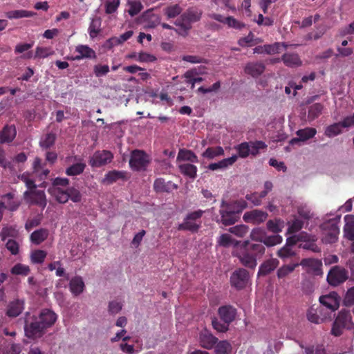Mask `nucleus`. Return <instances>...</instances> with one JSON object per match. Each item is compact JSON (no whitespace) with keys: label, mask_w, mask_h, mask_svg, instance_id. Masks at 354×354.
I'll return each mask as SVG.
<instances>
[{"label":"nucleus","mask_w":354,"mask_h":354,"mask_svg":"<svg viewBox=\"0 0 354 354\" xmlns=\"http://www.w3.org/2000/svg\"><path fill=\"white\" fill-rule=\"evenodd\" d=\"M202 13V10L198 8L187 9L175 21V25L177 26L176 32L183 37L187 36L189 30L192 28V24L198 21L201 18Z\"/></svg>","instance_id":"obj_3"},{"label":"nucleus","mask_w":354,"mask_h":354,"mask_svg":"<svg viewBox=\"0 0 354 354\" xmlns=\"http://www.w3.org/2000/svg\"><path fill=\"white\" fill-rule=\"evenodd\" d=\"M56 139V135L53 133H49L44 136L39 142L41 147L48 149L53 146Z\"/></svg>","instance_id":"obj_48"},{"label":"nucleus","mask_w":354,"mask_h":354,"mask_svg":"<svg viewBox=\"0 0 354 354\" xmlns=\"http://www.w3.org/2000/svg\"><path fill=\"white\" fill-rule=\"evenodd\" d=\"M221 319L226 324L232 322L236 316V309L232 306H221L218 309Z\"/></svg>","instance_id":"obj_26"},{"label":"nucleus","mask_w":354,"mask_h":354,"mask_svg":"<svg viewBox=\"0 0 354 354\" xmlns=\"http://www.w3.org/2000/svg\"><path fill=\"white\" fill-rule=\"evenodd\" d=\"M123 178H124V172L113 170L108 172L105 175L102 182L109 185L115 182L117 180Z\"/></svg>","instance_id":"obj_45"},{"label":"nucleus","mask_w":354,"mask_h":354,"mask_svg":"<svg viewBox=\"0 0 354 354\" xmlns=\"http://www.w3.org/2000/svg\"><path fill=\"white\" fill-rule=\"evenodd\" d=\"M234 148L238 152L237 158L239 157L245 158L250 155L257 156L260 150L266 149L267 145L262 141L243 142L234 146Z\"/></svg>","instance_id":"obj_6"},{"label":"nucleus","mask_w":354,"mask_h":354,"mask_svg":"<svg viewBox=\"0 0 354 354\" xmlns=\"http://www.w3.org/2000/svg\"><path fill=\"white\" fill-rule=\"evenodd\" d=\"M34 172L33 174L39 176V180H44L49 174L48 169H42L41 160L39 158H36L33 162Z\"/></svg>","instance_id":"obj_41"},{"label":"nucleus","mask_w":354,"mask_h":354,"mask_svg":"<svg viewBox=\"0 0 354 354\" xmlns=\"http://www.w3.org/2000/svg\"><path fill=\"white\" fill-rule=\"evenodd\" d=\"M176 160L178 161H188L192 163L198 162L197 156L192 151L185 149L179 150Z\"/></svg>","instance_id":"obj_33"},{"label":"nucleus","mask_w":354,"mask_h":354,"mask_svg":"<svg viewBox=\"0 0 354 354\" xmlns=\"http://www.w3.org/2000/svg\"><path fill=\"white\" fill-rule=\"evenodd\" d=\"M231 348V345L228 342L221 341L216 346L215 351L216 354H228Z\"/></svg>","instance_id":"obj_56"},{"label":"nucleus","mask_w":354,"mask_h":354,"mask_svg":"<svg viewBox=\"0 0 354 354\" xmlns=\"http://www.w3.org/2000/svg\"><path fill=\"white\" fill-rule=\"evenodd\" d=\"M1 354H19L21 346L19 344H8L1 348Z\"/></svg>","instance_id":"obj_57"},{"label":"nucleus","mask_w":354,"mask_h":354,"mask_svg":"<svg viewBox=\"0 0 354 354\" xmlns=\"http://www.w3.org/2000/svg\"><path fill=\"white\" fill-rule=\"evenodd\" d=\"M323 106L320 104H314L310 106L308 113V118L310 121L314 120L322 113Z\"/></svg>","instance_id":"obj_52"},{"label":"nucleus","mask_w":354,"mask_h":354,"mask_svg":"<svg viewBox=\"0 0 354 354\" xmlns=\"http://www.w3.org/2000/svg\"><path fill=\"white\" fill-rule=\"evenodd\" d=\"M266 232L261 228H255L250 233V237L252 240L263 243L266 238Z\"/></svg>","instance_id":"obj_59"},{"label":"nucleus","mask_w":354,"mask_h":354,"mask_svg":"<svg viewBox=\"0 0 354 354\" xmlns=\"http://www.w3.org/2000/svg\"><path fill=\"white\" fill-rule=\"evenodd\" d=\"M302 226L303 222L298 218H295L293 221L288 222L287 234H294L299 231L302 228Z\"/></svg>","instance_id":"obj_58"},{"label":"nucleus","mask_w":354,"mask_h":354,"mask_svg":"<svg viewBox=\"0 0 354 354\" xmlns=\"http://www.w3.org/2000/svg\"><path fill=\"white\" fill-rule=\"evenodd\" d=\"M31 261L35 263H41L46 257V252L44 250H37L31 253Z\"/></svg>","instance_id":"obj_63"},{"label":"nucleus","mask_w":354,"mask_h":354,"mask_svg":"<svg viewBox=\"0 0 354 354\" xmlns=\"http://www.w3.org/2000/svg\"><path fill=\"white\" fill-rule=\"evenodd\" d=\"M344 235L349 240H354V216L352 215H346L344 216Z\"/></svg>","instance_id":"obj_31"},{"label":"nucleus","mask_w":354,"mask_h":354,"mask_svg":"<svg viewBox=\"0 0 354 354\" xmlns=\"http://www.w3.org/2000/svg\"><path fill=\"white\" fill-rule=\"evenodd\" d=\"M86 167V165L83 162L75 163L68 168L66 171V174L68 176H76L83 172Z\"/></svg>","instance_id":"obj_50"},{"label":"nucleus","mask_w":354,"mask_h":354,"mask_svg":"<svg viewBox=\"0 0 354 354\" xmlns=\"http://www.w3.org/2000/svg\"><path fill=\"white\" fill-rule=\"evenodd\" d=\"M297 243V238L292 236L286 239V245L277 252V255L281 259H286L295 255L292 247Z\"/></svg>","instance_id":"obj_19"},{"label":"nucleus","mask_w":354,"mask_h":354,"mask_svg":"<svg viewBox=\"0 0 354 354\" xmlns=\"http://www.w3.org/2000/svg\"><path fill=\"white\" fill-rule=\"evenodd\" d=\"M54 54V51L51 48L47 47H37L35 54V57L46 58Z\"/></svg>","instance_id":"obj_62"},{"label":"nucleus","mask_w":354,"mask_h":354,"mask_svg":"<svg viewBox=\"0 0 354 354\" xmlns=\"http://www.w3.org/2000/svg\"><path fill=\"white\" fill-rule=\"evenodd\" d=\"M20 178L28 189L24 193V200L28 203L44 208L47 204L46 195L44 191L36 189L35 180L29 174H23Z\"/></svg>","instance_id":"obj_2"},{"label":"nucleus","mask_w":354,"mask_h":354,"mask_svg":"<svg viewBox=\"0 0 354 354\" xmlns=\"http://www.w3.org/2000/svg\"><path fill=\"white\" fill-rule=\"evenodd\" d=\"M51 196L60 203H65L69 199L74 203H78L82 199L81 193L75 187H70L66 191H59L53 189L51 190Z\"/></svg>","instance_id":"obj_9"},{"label":"nucleus","mask_w":354,"mask_h":354,"mask_svg":"<svg viewBox=\"0 0 354 354\" xmlns=\"http://www.w3.org/2000/svg\"><path fill=\"white\" fill-rule=\"evenodd\" d=\"M339 297L335 292L323 295L319 297L320 303L330 310V313L337 310L339 306Z\"/></svg>","instance_id":"obj_18"},{"label":"nucleus","mask_w":354,"mask_h":354,"mask_svg":"<svg viewBox=\"0 0 354 354\" xmlns=\"http://www.w3.org/2000/svg\"><path fill=\"white\" fill-rule=\"evenodd\" d=\"M246 207L245 201L234 202L232 204L222 202L220 210L221 222L225 225L234 224L238 219V215Z\"/></svg>","instance_id":"obj_4"},{"label":"nucleus","mask_w":354,"mask_h":354,"mask_svg":"<svg viewBox=\"0 0 354 354\" xmlns=\"http://www.w3.org/2000/svg\"><path fill=\"white\" fill-rule=\"evenodd\" d=\"M308 319L314 324H322L327 320L330 319V313L324 312V308H320L317 310L310 309L307 314Z\"/></svg>","instance_id":"obj_20"},{"label":"nucleus","mask_w":354,"mask_h":354,"mask_svg":"<svg viewBox=\"0 0 354 354\" xmlns=\"http://www.w3.org/2000/svg\"><path fill=\"white\" fill-rule=\"evenodd\" d=\"M128 5L129 6L128 12L132 17L138 14L143 8L142 3L139 1H129Z\"/></svg>","instance_id":"obj_55"},{"label":"nucleus","mask_w":354,"mask_h":354,"mask_svg":"<svg viewBox=\"0 0 354 354\" xmlns=\"http://www.w3.org/2000/svg\"><path fill=\"white\" fill-rule=\"evenodd\" d=\"M11 272L13 274L26 276L30 272V268L26 265L17 263L12 267L11 269Z\"/></svg>","instance_id":"obj_54"},{"label":"nucleus","mask_w":354,"mask_h":354,"mask_svg":"<svg viewBox=\"0 0 354 354\" xmlns=\"http://www.w3.org/2000/svg\"><path fill=\"white\" fill-rule=\"evenodd\" d=\"M225 151L221 146H216L214 147H208L202 153V156L207 159H214L218 156H224Z\"/></svg>","instance_id":"obj_37"},{"label":"nucleus","mask_w":354,"mask_h":354,"mask_svg":"<svg viewBox=\"0 0 354 354\" xmlns=\"http://www.w3.org/2000/svg\"><path fill=\"white\" fill-rule=\"evenodd\" d=\"M203 212L198 210L193 212L186 216L183 223L178 226V230H187L192 232H196L201 226V218Z\"/></svg>","instance_id":"obj_10"},{"label":"nucleus","mask_w":354,"mask_h":354,"mask_svg":"<svg viewBox=\"0 0 354 354\" xmlns=\"http://www.w3.org/2000/svg\"><path fill=\"white\" fill-rule=\"evenodd\" d=\"M77 55L71 57L72 60H81L83 59H94L96 57L95 52L87 45H78L75 47Z\"/></svg>","instance_id":"obj_22"},{"label":"nucleus","mask_w":354,"mask_h":354,"mask_svg":"<svg viewBox=\"0 0 354 354\" xmlns=\"http://www.w3.org/2000/svg\"><path fill=\"white\" fill-rule=\"evenodd\" d=\"M284 226V221L280 219L270 220L267 222L268 229L274 233L281 232Z\"/></svg>","instance_id":"obj_47"},{"label":"nucleus","mask_w":354,"mask_h":354,"mask_svg":"<svg viewBox=\"0 0 354 354\" xmlns=\"http://www.w3.org/2000/svg\"><path fill=\"white\" fill-rule=\"evenodd\" d=\"M296 138H292L289 144L290 145H301V144L306 143L310 139L313 138L317 134V130L313 127H306L304 129H299L296 131Z\"/></svg>","instance_id":"obj_13"},{"label":"nucleus","mask_w":354,"mask_h":354,"mask_svg":"<svg viewBox=\"0 0 354 354\" xmlns=\"http://www.w3.org/2000/svg\"><path fill=\"white\" fill-rule=\"evenodd\" d=\"M308 274L313 275H322V263L317 259H304L299 263Z\"/></svg>","instance_id":"obj_16"},{"label":"nucleus","mask_w":354,"mask_h":354,"mask_svg":"<svg viewBox=\"0 0 354 354\" xmlns=\"http://www.w3.org/2000/svg\"><path fill=\"white\" fill-rule=\"evenodd\" d=\"M295 236L297 238V242H301L299 244V248L311 250L314 252H319L320 251L319 247L315 244L317 239L314 236H310L306 232H301Z\"/></svg>","instance_id":"obj_17"},{"label":"nucleus","mask_w":354,"mask_h":354,"mask_svg":"<svg viewBox=\"0 0 354 354\" xmlns=\"http://www.w3.org/2000/svg\"><path fill=\"white\" fill-rule=\"evenodd\" d=\"M217 243L219 246L225 248L234 245V249L236 248V246H240L241 245L237 241L233 239L232 236L228 234H223L221 235L217 239Z\"/></svg>","instance_id":"obj_39"},{"label":"nucleus","mask_w":354,"mask_h":354,"mask_svg":"<svg viewBox=\"0 0 354 354\" xmlns=\"http://www.w3.org/2000/svg\"><path fill=\"white\" fill-rule=\"evenodd\" d=\"M237 160V156L232 155L231 157L224 158L217 162L211 163L208 165V169L211 171L224 170L232 166Z\"/></svg>","instance_id":"obj_24"},{"label":"nucleus","mask_w":354,"mask_h":354,"mask_svg":"<svg viewBox=\"0 0 354 354\" xmlns=\"http://www.w3.org/2000/svg\"><path fill=\"white\" fill-rule=\"evenodd\" d=\"M281 61L288 67H298L301 65V61L296 53H285L281 57Z\"/></svg>","instance_id":"obj_30"},{"label":"nucleus","mask_w":354,"mask_h":354,"mask_svg":"<svg viewBox=\"0 0 354 354\" xmlns=\"http://www.w3.org/2000/svg\"><path fill=\"white\" fill-rule=\"evenodd\" d=\"M348 277V272L342 268L335 266L328 272L327 280L332 286H337L344 282Z\"/></svg>","instance_id":"obj_14"},{"label":"nucleus","mask_w":354,"mask_h":354,"mask_svg":"<svg viewBox=\"0 0 354 354\" xmlns=\"http://www.w3.org/2000/svg\"><path fill=\"white\" fill-rule=\"evenodd\" d=\"M338 219L335 218L322 224L321 228L322 230V240L326 243H335L339 234V229L338 227Z\"/></svg>","instance_id":"obj_8"},{"label":"nucleus","mask_w":354,"mask_h":354,"mask_svg":"<svg viewBox=\"0 0 354 354\" xmlns=\"http://www.w3.org/2000/svg\"><path fill=\"white\" fill-rule=\"evenodd\" d=\"M150 162L147 153L140 150H134L131 153L129 165L133 170H145Z\"/></svg>","instance_id":"obj_11"},{"label":"nucleus","mask_w":354,"mask_h":354,"mask_svg":"<svg viewBox=\"0 0 354 354\" xmlns=\"http://www.w3.org/2000/svg\"><path fill=\"white\" fill-rule=\"evenodd\" d=\"M113 156L109 151H97L94 153L89 160L91 167H99L111 162Z\"/></svg>","instance_id":"obj_15"},{"label":"nucleus","mask_w":354,"mask_h":354,"mask_svg":"<svg viewBox=\"0 0 354 354\" xmlns=\"http://www.w3.org/2000/svg\"><path fill=\"white\" fill-rule=\"evenodd\" d=\"M24 310V301L16 300L11 302L8 308L7 315L9 317H17Z\"/></svg>","instance_id":"obj_36"},{"label":"nucleus","mask_w":354,"mask_h":354,"mask_svg":"<svg viewBox=\"0 0 354 354\" xmlns=\"http://www.w3.org/2000/svg\"><path fill=\"white\" fill-rule=\"evenodd\" d=\"M57 315L49 309L42 310L38 317L30 324H26L25 334L28 338L37 339L41 337L46 328L52 326L56 322Z\"/></svg>","instance_id":"obj_1"},{"label":"nucleus","mask_w":354,"mask_h":354,"mask_svg":"<svg viewBox=\"0 0 354 354\" xmlns=\"http://www.w3.org/2000/svg\"><path fill=\"white\" fill-rule=\"evenodd\" d=\"M142 18L144 20L147 21V24H146L147 28H154L160 23V17L158 15L151 13L150 11L145 12L142 15Z\"/></svg>","instance_id":"obj_44"},{"label":"nucleus","mask_w":354,"mask_h":354,"mask_svg":"<svg viewBox=\"0 0 354 354\" xmlns=\"http://www.w3.org/2000/svg\"><path fill=\"white\" fill-rule=\"evenodd\" d=\"M249 281L250 276L248 271L242 268L235 270L230 277L231 286L238 290L246 287Z\"/></svg>","instance_id":"obj_12"},{"label":"nucleus","mask_w":354,"mask_h":354,"mask_svg":"<svg viewBox=\"0 0 354 354\" xmlns=\"http://www.w3.org/2000/svg\"><path fill=\"white\" fill-rule=\"evenodd\" d=\"M229 231L237 236L243 237L248 233V227L245 225H239L230 227Z\"/></svg>","instance_id":"obj_61"},{"label":"nucleus","mask_w":354,"mask_h":354,"mask_svg":"<svg viewBox=\"0 0 354 354\" xmlns=\"http://www.w3.org/2000/svg\"><path fill=\"white\" fill-rule=\"evenodd\" d=\"M299 266V263H291L281 266L277 271L278 279H283L288 277Z\"/></svg>","instance_id":"obj_34"},{"label":"nucleus","mask_w":354,"mask_h":354,"mask_svg":"<svg viewBox=\"0 0 354 354\" xmlns=\"http://www.w3.org/2000/svg\"><path fill=\"white\" fill-rule=\"evenodd\" d=\"M3 204V210L8 209L10 211H15L21 204V201L16 197L15 192L8 193L1 197Z\"/></svg>","instance_id":"obj_21"},{"label":"nucleus","mask_w":354,"mask_h":354,"mask_svg":"<svg viewBox=\"0 0 354 354\" xmlns=\"http://www.w3.org/2000/svg\"><path fill=\"white\" fill-rule=\"evenodd\" d=\"M225 24L230 28H233L237 30H241L245 27V24L243 22L236 20L232 17H225Z\"/></svg>","instance_id":"obj_64"},{"label":"nucleus","mask_w":354,"mask_h":354,"mask_svg":"<svg viewBox=\"0 0 354 354\" xmlns=\"http://www.w3.org/2000/svg\"><path fill=\"white\" fill-rule=\"evenodd\" d=\"M180 171L185 176H188L190 178L194 179L196 177L197 167L196 166L189 164L184 163L180 164L178 166Z\"/></svg>","instance_id":"obj_38"},{"label":"nucleus","mask_w":354,"mask_h":354,"mask_svg":"<svg viewBox=\"0 0 354 354\" xmlns=\"http://www.w3.org/2000/svg\"><path fill=\"white\" fill-rule=\"evenodd\" d=\"M233 254L238 257L241 263L245 267L254 268L257 266L255 255L249 250V242L245 241L234 249Z\"/></svg>","instance_id":"obj_7"},{"label":"nucleus","mask_w":354,"mask_h":354,"mask_svg":"<svg viewBox=\"0 0 354 354\" xmlns=\"http://www.w3.org/2000/svg\"><path fill=\"white\" fill-rule=\"evenodd\" d=\"M183 8L178 4H174L167 6L164 9V13L167 18H174L182 12Z\"/></svg>","instance_id":"obj_49"},{"label":"nucleus","mask_w":354,"mask_h":354,"mask_svg":"<svg viewBox=\"0 0 354 354\" xmlns=\"http://www.w3.org/2000/svg\"><path fill=\"white\" fill-rule=\"evenodd\" d=\"M16 129L14 125H6L0 135V141L2 143L12 142L16 136Z\"/></svg>","instance_id":"obj_29"},{"label":"nucleus","mask_w":354,"mask_h":354,"mask_svg":"<svg viewBox=\"0 0 354 354\" xmlns=\"http://www.w3.org/2000/svg\"><path fill=\"white\" fill-rule=\"evenodd\" d=\"M154 189L158 192H169L177 189V185L171 181L166 182L163 178H158L153 184Z\"/></svg>","instance_id":"obj_27"},{"label":"nucleus","mask_w":354,"mask_h":354,"mask_svg":"<svg viewBox=\"0 0 354 354\" xmlns=\"http://www.w3.org/2000/svg\"><path fill=\"white\" fill-rule=\"evenodd\" d=\"M342 129L341 122H335L326 127L324 134L328 138H333L342 133Z\"/></svg>","instance_id":"obj_42"},{"label":"nucleus","mask_w":354,"mask_h":354,"mask_svg":"<svg viewBox=\"0 0 354 354\" xmlns=\"http://www.w3.org/2000/svg\"><path fill=\"white\" fill-rule=\"evenodd\" d=\"M344 329L353 330L354 323L348 311L341 310L333 324L331 334L335 337L340 336Z\"/></svg>","instance_id":"obj_5"},{"label":"nucleus","mask_w":354,"mask_h":354,"mask_svg":"<svg viewBox=\"0 0 354 354\" xmlns=\"http://www.w3.org/2000/svg\"><path fill=\"white\" fill-rule=\"evenodd\" d=\"M217 340L218 339L207 330H204L200 333L199 343L204 348H212L217 342Z\"/></svg>","instance_id":"obj_25"},{"label":"nucleus","mask_w":354,"mask_h":354,"mask_svg":"<svg viewBox=\"0 0 354 354\" xmlns=\"http://www.w3.org/2000/svg\"><path fill=\"white\" fill-rule=\"evenodd\" d=\"M279 261L277 259H270L261 265L259 269V274L266 275L273 271L279 265Z\"/></svg>","instance_id":"obj_35"},{"label":"nucleus","mask_w":354,"mask_h":354,"mask_svg":"<svg viewBox=\"0 0 354 354\" xmlns=\"http://www.w3.org/2000/svg\"><path fill=\"white\" fill-rule=\"evenodd\" d=\"M267 217L268 214L266 212L259 209H254L245 213L243 218L247 223L259 224L266 221Z\"/></svg>","instance_id":"obj_23"},{"label":"nucleus","mask_w":354,"mask_h":354,"mask_svg":"<svg viewBox=\"0 0 354 354\" xmlns=\"http://www.w3.org/2000/svg\"><path fill=\"white\" fill-rule=\"evenodd\" d=\"M48 232L46 230L40 229L33 232L30 235V240L35 244H39L48 236Z\"/></svg>","instance_id":"obj_46"},{"label":"nucleus","mask_w":354,"mask_h":354,"mask_svg":"<svg viewBox=\"0 0 354 354\" xmlns=\"http://www.w3.org/2000/svg\"><path fill=\"white\" fill-rule=\"evenodd\" d=\"M84 282L81 277L76 276L72 278L70 281L69 288L71 293L75 296H77L82 293L84 292Z\"/></svg>","instance_id":"obj_28"},{"label":"nucleus","mask_w":354,"mask_h":354,"mask_svg":"<svg viewBox=\"0 0 354 354\" xmlns=\"http://www.w3.org/2000/svg\"><path fill=\"white\" fill-rule=\"evenodd\" d=\"M35 15V13L31 11H28L25 10H11L8 11L6 13V16L8 19H20V18H26V17H31Z\"/></svg>","instance_id":"obj_43"},{"label":"nucleus","mask_w":354,"mask_h":354,"mask_svg":"<svg viewBox=\"0 0 354 354\" xmlns=\"http://www.w3.org/2000/svg\"><path fill=\"white\" fill-rule=\"evenodd\" d=\"M265 66L261 62L248 63L245 67V73L252 77H258L263 73Z\"/></svg>","instance_id":"obj_32"},{"label":"nucleus","mask_w":354,"mask_h":354,"mask_svg":"<svg viewBox=\"0 0 354 354\" xmlns=\"http://www.w3.org/2000/svg\"><path fill=\"white\" fill-rule=\"evenodd\" d=\"M18 234V230L15 226H6L4 227L1 233L0 236L2 240H5L8 237H16Z\"/></svg>","instance_id":"obj_53"},{"label":"nucleus","mask_w":354,"mask_h":354,"mask_svg":"<svg viewBox=\"0 0 354 354\" xmlns=\"http://www.w3.org/2000/svg\"><path fill=\"white\" fill-rule=\"evenodd\" d=\"M69 183V180L66 178H56L53 181V185L48 189V193L51 195V190L53 189L59 191H64L61 187H66Z\"/></svg>","instance_id":"obj_51"},{"label":"nucleus","mask_w":354,"mask_h":354,"mask_svg":"<svg viewBox=\"0 0 354 354\" xmlns=\"http://www.w3.org/2000/svg\"><path fill=\"white\" fill-rule=\"evenodd\" d=\"M288 44L283 42H275L272 44L264 45V51L266 54L274 55L281 53L282 48L286 49Z\"/></svg>","instance_id":"obj_40"},{"label":"nucleus","mask_w":354,"mask_h":354,"mask_svg":"<svg viewBox=\"0 0 354 354\" xmlns=\"http://www.w3.org/2000/svg\"><path fill=\"white\" fill-rule=\"evenodd\" d=\"M282 240V236L279 234L266 236L263 243L268 247H271L281 243Z\"/></svg>","instance_id":"obj_60"}]
</instances>
